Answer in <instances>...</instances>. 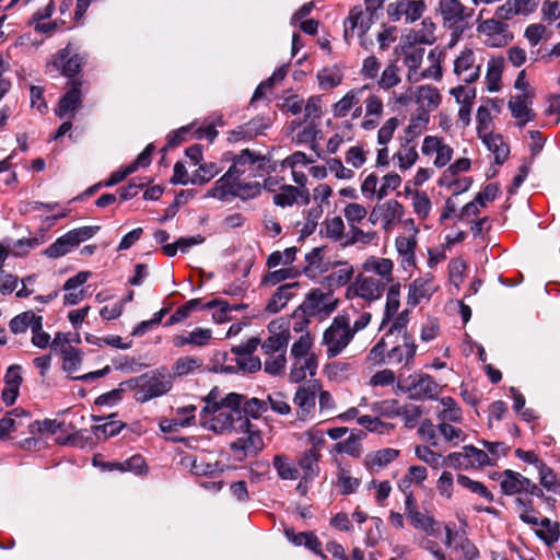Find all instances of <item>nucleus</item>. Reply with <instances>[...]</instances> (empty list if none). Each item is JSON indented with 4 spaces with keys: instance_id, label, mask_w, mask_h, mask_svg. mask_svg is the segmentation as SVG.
Listing matches in <instances>:
<instances>
[{
    "instance_id": "nucleus-58",
    "label": "nucleus",
    "mask_w": 560,
    "mask_h": 560,
    "mask_svg": "<svg viewBox=\"0 0 560 560\" xmlns=\"http://www.w3.org/2000/svg\"><path fill=\"white\" fill-rule=\"evenodd\" d=\"M220 172L215 163H205L196 170L192 175L190 183L194 185H202L211 180Z\"/></svg>"
},
{
    "instance_id": "nucleus-12",
    "label": "nucleus",
    "mask_w": 560,
    "mask_h": 560,
    "mask_svg": "<svg viewBox=\"0 0 560 560\" xmlns=\"http://www.w3.org/2000/svg\"><path fill=\"white\" fill-rule=\"evenodd\" d=\"M387 285L376 280L374 276L360 275L347 289V298H360L372 303L382 298Z\"/></svg>"
},
{
    "instance_id": "nucleus-2",
    "label": "nucleus",
    "mask_w": 560,
    "mask_h": 560,
    "mask_svg": "<svg viewBox=\"0 0 560 560\" xmlns=\"http://www.w3.org/2000/svg\"><path fill=\"white\" fill-rule=\"evenodd\" d=\"M424 51V48L411 45L402 48V65L407 69L406 78L410 83H417L424 79L439 81L443 77L440 52L435 49L430 50L428 54L427 59L430 66L420 71Z\"/></svg>"
},
{
    "instance_id": "nucleus-19",
    "label": "nucleus",
    "mask_w": 560,
    "mask_h": 560,
    "mask_svg": "<svg viewBox=\"0 0 560 560\" xmlns=\"http://www.w3.org/2000/svg\"><path fill=\"white\" fill-rule=\"evenodd\" d=\"M421 151L427 156L435 154L433 164L439 168L447 165L454 154L453 148L446 144L442 138L436 136L424 137Z\"/></svg>"
},
{
    "instance_id": "nucleus-59",
    "label": "nucleus",
    "mask_w": 560,
    "mask_h": 560,
    "mask_svg": "<svg viewBox=\"0 0 560 560\" xmlns=\"http://www.w3.org/2000/svg\"><path fill=\"white\" fill-rule=\"evenodd\" d=\"M312 346L313 342L310 334L301 335L291 347V358H316V355L311 352Z\"/></svg>"
},
{
    "instance_id": "nucleus-54",
    "label": "nucleus",
    "mask_w": 560,
    "mask_h": 560,
    "mask_svg": "<svg viewBox=\"0 0 560 560\" xmlns=\"http://www.w3.org/2000/svg\"><path fill=\"white\" fill-rule=\"evenodd\" d=\"M299 275L300 271L295 267H285L267 273L262 279V283L265 285H276L284 280L294 279Z\"/></svg>"
},
{
    "instance_id": "nucleus-11",
    "label": "nucleus",
    "mask_w": 560,
    "mask_h": 560,
    "mask_svg": "<svg viewBox=\"0 0 560 560\" xmlns=\"http://www.w3.org/2000/svg\"><path fill=\"white\" fill-rule=\"evenodd\" d=\"M238 434L241 436L232 442L230 447L240 460L247 456H256L264 448L260 431L249 420L247 428Z\"/></svg>"
},
{
    "instance_id": "nucleus-27",
    "label": "nucleus",
    "mask_w": 560,
    "mask_h": 560,
    "mask_svg": "<svg viewBox=\"0 0 560 560\" xmlns=\"http://www.w3.org/2000/svg\"><path fill=\"white\" fill-rule=\"evenodd\" d=\"M435 288L431 278H419L409 284L407 304L415 307L422 301L430 300Z\"/></svg>"
},
{
    "instance_id": "nucleus-15",
    "label": "nucleus",
    "mask_w": 560,
    "mask_h": 560,
    "mask_svg": "<svg viewBox=\"0 0 560 560\" xmlns=\"http://www.w3.org/2000/svg\"><path fill=\"white\" fill-rule=\"evenodd\" d=\"M171 388L172 381L162 374L143 375L139 380L136 400L140 402L149 401L168 393Z\"/></svg>"
},
{
    "instance_id": "nucleus-13",
    "label": "nucleus",
    "mask_w": 560,
    "mask_h": 560,
    "mask_svg": "<svg viewBox=\"0 0 560 560\" xmlns=\"http://www.w3.org/2000/svg\"><path fill=\"white\" fill-rule=\"evenodd\" d=\"M269 336L261 342L264 354L287 353L291 332L282 319H276L268 324Z\"/></svg>"
},
{
    "instance_id": "nucleus-64",
    "label": "nucleus",
    "mask_w": 560,
    "mask_h": 560,
    "mask_svg": "<svg viewBox=\"0 0 560 560\" xmlns=\"http://www.w3.org/2000/svg\"><path fill=\"white\" fill-rule=\"evenodd\" d=\"M82 362L81 353L73 347L65 348L62 350V369L68 373L78 371Z\"/></svg>"
},
{
    "instance_id": "nucleus-20",
    "label": "nucleus",
    "mask_w": 560,
    "mask_h": 560,
    "mask_svg": "<svg viewBox=\"0 0 560 560\" xmlns=\"http://www.w3.org/2000/svg\"><path fill=\"white\" fill-rule=\"evenodd\" d=\"M534 92H525L512 96L509 101V109L512 116L517 120V126L523 128L527 122L536 118V114L532 109Z\"/></svg>"
},
{
    "instance_id": "nucleus-43",
    "label": "nucleus",
    "mask_w": 560,
    "mask_h": 560,
    "mask_svg": "<svg viewBox=\"0 0 560 560\" xmlns=\"http://www.w3.org/2000/svg\"><path fill=\"white\" fill-rule=\"evenodd\" d=\"M429 121L430 115L425 110H417L405 129L406 140L413 141L418 138L427 129Z\"/></svg>"
},
{
    "instance_id": "nucleus-1",
    "label": "nucleus",
    "mask_w": 560,
    "mask_h": 560,
    "mask_svg": "<svg viewBox=\"0 0 560 560\" xmlns=\"http://www.w3.org/2000/svg\"><path fill=\"white\" fill-rule=\"evenodd\" d=\"M243 399V395L230 393L219 400L217 392L211 390L201 411L202 425L220 434L244 431L249 419L241 410Z\"/></svg>"
},
{
    "instance_id": "nucleus-23",
    "label": "nucleus",
    "mask_w": 560,
    "mask_h": 560,
    "mask_svg": "<svg viewBox=\"0 0 560 560\" xmlns=\"http://www.w3.org/2000/svg\"><path fill=\"white\" fill-rule=\"evenodd\" d=\"M81 104V82L72 81L70 90L60 98L55 113L59 118L73 117Z\"/></svg>"
},
{
    "instance_id": "nucleus-16",
    "label": "nucleus",
    "mask_w": 560,
    "mask_h": 560,
    "mask_svg": "<svg viewBox=\"0 0 560 560\" xmlns=\"http://www.w3.org/2000/svg\"><path fill=\"white\" fill-rule=\"evenodd\" d=\"M362 104L363 114L360 128L364 131H372L381 124L385 110L384 102L380 95L369 88V92L362 98Z\"/></svg>"
},
{
    "instance_id": "nucleus-29",
    "label": "nucleus",
    "mask_w": 560,
    "mask_h": 560,
    "mask_svg": "<svg viewBox=\"0 0 560 560\" xmlns=\"http://www.w3.org/2000/svg\"><path fill=\"white\" fill-rule=\"evenodd\" d=\"M529 486V479L521 475L520 472L511 469H505L502 472L500 487L504 494L514 495L526 491V487Z\"/></svg>"
},
{
    "instance_id": "nucleus-55",
    "label": "nucleus",
    "mask_w": 560,
    "mask_h": 560,
    "mask_svg": "<svg viewBox=\"0 0 560 560\" xmlns=\"http://www.w3.org/2000/svg\"><path fill=\"white\" fill-rule=\"evenodd\" d=\"M436 429L443 439L453 445H457L466 440L465 432L460 428L454 427L452 423L439 422Z\"/></svg>"
},
{
    "instance_id": "nucleus-49",
    "label": "nucleus",
    "mask_w": 560,
    "mask_h": 560,
    "mask_svg": "<svg viewBox=\"0 0 560 560\" xmlns=\"http://www.w3.org/2000/svg\"><path fill=\"white\" fill-rule=\"evenodd\" d=\"M396 158L400 170L406 171L410 168L418 160V152L412 141L406 140V142L401 144L400 150L396 153Z\"/></svg>"
},
{
    "instance_id": "nucleus-25",
    "label": "nucleus",
    "mask_w": 560,
    "mask_h": 560,
    "mask_svg": "<svg viewBox=\"0 0 560 560\" xmlns=\"http://www.w3.org/2000/svg\"><path fill=\"white\" fill-rule=\"evenodd\" d=\"M415 102L419 108L417 110H425L430 115V112L435 110L442 101V96L438 88L423 84L416 88L413 92Z\"/></svg>"
},
{
    "instance_id": "nucleus-40",
    "label": "nucleus",
    "mask_w": 560,
    "mask_h": 560,
    "mask_svg": "<svg viewBox=\"0 0 560 560\" xmlns=\"http://www.w3.org/2000/svg\"><path fill=\"white\" fill-rule=\"evenodd\" d=\"M183 464L197 476H209L219 470L217 462H207L203 457L186 456L183 458Z\"/></svg>"
},
{
    "instance_id": "nucleus-42",
    "label": "nucleus",
    "mask_w": 560,
    "mask_h": 560,
    "mask_svg": "<svg viewBox=\"0 0 560 560\" xmlns=\"http://www.w3.org/2000/svg\"><path fill=\"white\" fill-rule=\"evenodd\" d=\"M72 52L69 45L60 52L62 74L67 77L75 75L83 65V57Z\"/></svg>"
},
{
    "instance_id": "nucleus-51",
    "label": "nucleus",
    "mask_w": 560,
    "mask_h": 560,
    "mask_svg": "<svg viewBox=\"0 0 560 560\" xmlns=\"http://www.w3.org/2000/svg\"><path fill=\"white\" fill-rule=\"evenodd\" d=\"M415 454L421 462L428 464L434 469L445 466L444 457L432 451L427 445H418L415 448Z\"/></svg>"
},
{
    "instance_id": "nucleus-31",
    "label": "nucleus",
    "mask_w": 560,
    "mask_h": 560,
    "mask_svg": "<svg viewBox=\"0 0 560 560\" xmlns=\"http://www.w3.org/2000/svg\"><path fill=\"white\" fill-rule=\"evenodd\" d=\"M10 330L15 334H24L28 328L31 330L43 328V317L32 311L23 312L13 317L9 324Z\"/></svg>"
},
{
    "instance_id": "nucleus-45",
    "label": "nucleus",
    "mask_w": 560,
    "mask_h": 560,
    "mask_svg": "<svg viewBox=\"0 0 560 560\" xmlns=\"http://www.w3.org/2000/svg\"><path fill=\"white\" fill-rule=\"evenodd\" d=\"M337 480L341 494L353 493L360 486V480L351 475V469L348 465L339 466Z\"/></svg>"
},
{
    "instance_id": "nucleus-14",
    "label": "nucleus",
    "mask_w": 560,
    "mask_h": 560,
    "mask_svg": "<svg viewBox=\"0 0 560 560\" xmlns=\"http://www.w3.org/2000/svg\"><path fill=\"white\" fill-rule=\"evenodd\" d=\"M477 32L485 37V43L490 47H503L513 39L509 25L494 18L480 22Z\"/></svg>"
},
{
    "instance_id": "nucleus-21",
    "label": "nucleus",
    "mask_w": 560,
    "mask_h": 560,
    "mask_svg": "<svg viewBox=\"0 0 560 560\" xmlns=\"http://www.w3.org/2000/svg\"><path fill=\"white\" fill-rule=\"evenodd\" d=\"M362 269L366 273H372L385 285H389L394 281V262L389 258L370 256L362 264Z\"/></svg>"
},
{
    "instance_id": "nucleus-48",
    "label": "nucleus",
    "mask_w": 560,
    "mask_h": 560,
    "mask_svg": "<svg viewBox=\"0 0 560 560\" xmlns=\"http://www.w3.org/2000/svg\"><path fill=\"white\" fill-rule=\"evenodd\" d=\"M503 70V59L502 58H491L487 65V86L490 92H495L499 90L500 80Z\"/></svg>"
},
{
    "instance_id": "nucleus-17",
    "label": "nucleus",
    "mask_w": 560,
    "mask_h": 560,
    "mask_svg": "<svg viewBox=\"0 0 560 560\" xmlns=\"http://www.w3.org/2000/svg\"><path fill=\"white\" fill-rule=\"evenodd\" d=\"M319 389L320 385L317 382H311L298 387L293 402L298 407L299 419L304 421L313 418L316 409V397Z\"/></svg>"
},
{
    "instance_id": "nucleus-44",
    "label": "nucleus",
    "mask_w": 560,
    "mask_h": 560,
    "mask_svg": "<svg viewBox=\"0 0 560 560\" xmlns=\"http://www.w3.org/2000/svg\"><path fill=\"white\" fill-rule=\"evenodd\" d=\"M435 30V23H433V21L428 18L422 20L420 27L412 31L409 37H411L415 43L422 45H432L436 40Z\"/></svg>"
},
{
    "instance_id": "nucleus-52",
    "label": "nucleus",
    "mask_w": 560,
    "mask_h": 560,
    "mask_svg": "<svg viewBox=\"0 0 560 560\" xmlns=\"http://www.w3.org/2000/svg\"><path fill=\"white\" fill-rule=\"evenodd\" d=\"M342 73L336 69H323L317 73L318 84L322 90H331L342 82Z\"/></svg>"
},
{
    "instance_id": "nucleus-8",
    "label": "nucleus",
    "mask_w": 560,
    "mask_h": 560,
    "mask_svg": "<svg viewBox=\"0 0 560 560\" xmlns=\"http://www.w3.org/2000/svg\"><path fill=\"white\" fill-rule=\"evenodd\" d=\"M453 72L464 83H474L480 78L482 59L478 58L477 51L471 48H464L455 57Z\"/></svg>"
},
{
    "instance_id": "nucleus-37",
    "label": "nucleus",
    "mask_w": 560,
    "mask_h": 560,
    "mask_svg": "<svg viewBox=\"0 0 560 560\" xmlns=\"http://www.w3.org/2000/svg\"><path fill=\"white\" fill-rule=\"evenodd\" d=\"M334 268H338L326 277L331 287L346 285L353 277L354 269L348 261H335L331 264Z\"/></svg>"
},
{
    "instance_id": "nucleus-60",
    "label": "nucleus",
    "mask_w": 560,
    "mask_h": 560,
    "mask_svg": "<svg viewBox=\"0 0 560 560\" xmlns=\"http://www.w3.org/2000/svg\"><path fill=\"white\" fill-rule=\"evenodd\" d=\"M457 482L458 485L468 489L472 493H476L490 502L493 501V494L488 490V488L483 483L477 480H472L465 475H458Z\"/></svg>"
},
{
    "instance_id": "nucleus-35",
    "label": "nucleus",
    "mask_w": 560,
    "mask_h": 560,
    "mask_svg": "<svg viewBox=\"0 0 560 560\" xmlns=\"http://www.w3.org/2000/svg\"><path fill=\"white\" fill-rule=\"evenodd\" d=\"M399 451L395 448H382L366 454L364 465L368 469L383 468L395 460Z\"/></svg>"
},
{
    "instance_id": "nucleus-47",
    "label": "nucleus",
    "mask_w": 560,
    "mask_h": 560,
    "mask_svg": "<svg viewBox=\"0 0 560 560\" xmlns=\"http://www.w3.org/2000/svg\"><path fill=\"white\" fill-rule=\"evenodd\" d=\"M277 474L282 480H295L299 477V469L289 462V458L283 454H278L272 460Z\"/></svg>"
},
{
    "instance_id": "nucleus-38",
    "label": "nucleus",
    "mask_w": 560,
    "mask_h": 560,
    "mask_svg": "<svg viewBox=\"0 0 560 560\" xmlns=\"http://www.w3.org/2000/svg\"><path fill=\"white\" fill-rule=\"evenodd\" d=\"M482 141L487 145L488 150L494 154L497 164H502L509 155V147L503 141V138L499 135H482Z\"/></svg>"
},
{
    "instance_id": "nucleus-10",
    "label": "nucleus",
    "mask_w": 560,
    "mask_h": 560,
    "mask_svg": "<svg viewBox=\"0 0 560 560\" xmlns=\"http://www.w3.org/2000/svg\"><path fill=\"white\" fill-rule=\"evenodd\" d=\"M366 92H369L368 84L349 90L338 102L332 104V116L346 118L351 114L352 119L360 118L363 114L362 98Z\"/></svg>"
},
{
    "instance_id": "nucleus-4",
    "label": "nucleus",
    "mask_w": 560,
    "mask_h": 560,
    "mask_svg": "<svg viewBox=\"0 0 560 560\" xmlns=\"http://www.w3.org/2000/svg\"><path fill=\"white\" fill-rule=\"evenodd\" d=\"M436 13L444 27L451 30L453 35L460 36L469 27L475 10L464 5L460 0H439Z\"/></svg>"
},
{
    "instance_id": "nucleus-56",
    "label": "nucleus",
    "mask_w": 560,
    "mask_h": 560,
    "mask_svg": "<svg viewBox=\"0 0 560 560\" xmlns=\"http://www.w3.org/2000/svg\"><path fill=\"white\" fill-rule=\"evenodd\" d=\"M407 518L416 529L422 530L430 535L434 533L436 522L431 515L417 511L412 512V514Z\"/></svg>"
},
{
    "instance_id": "nucleus-46",
    "label": "nucleus",
    "mask_w": 560,
    "mask_h": 560,
    "mask_svg": "<svg viewBox=\"0 0 560 560\" xmlns=\"http://www.w3.org/2000/svg\"><path fill=\"white\" fill-rule=\"evenodd\" d=\"M400 82V69L396 63L392 62L382 71L377 85L381 90L388 91L397 86Z\"/></svg>"
},
{
    "instance_id": "nucleus-7",
    "label": "nucleus",
    "mask_w": 560,
    "mask_h": 560,
    "mask_svg": "<svg viewBox=\"0 0 560 560\" xmlns=\"http://www.w3.org/2000/svg\"><path fill=\"white\" fill-rule=\"evenodd\" d=\"M398 387L413 400L434 399L440 392V386L432 376L419 372L399 380Z\"/></svg>"
},
{
    "instance_id": "nucleus-50",
    "label": "nucleus",
    "mask_w": 560,
    "mask_h": 560,
    "mask_svg": "<svg viewBox=\"0 0 560 560\" xmlns=\"http://www.w3.org/2000/svg\"><path fill=\"white\" fill-rule=\"evenodd\" d=\"M320 233L332 241H340L345 234V223L340 217L326 219Z\"/></svg>"
},
{
    "instance_id": "nucleus-9",
    "label": "nucleus",
    "mask_w": 560,
    "mask_h": 560,
    "mask_svg": "<svg viewBox=\"0 0 560 560\" xmlns=\"http://www.w3.org/2000/svg\"><path fill=\"white\" fill-rule=\"evenodd\" d=\"M427 8L424 0H394L387 4L386 12L393 22L412 24L423 16Z\"/></svg>"
},
{
    "instance_id": "nucleus-62",
    "label": "nucleus",
    "mask_w": 560,
    "mask_h": 560,
    "mask_svg": "<svg viewBox=\"0 0 560 560\" xmlns=\"http://www.w3.org/2000/svg\"><path fill=\"white\" fill-rule=\"evenodd\" d=\"M411 198L415 213L421 219L428 218L431 211L432 203L427 192L416 190L415 192H412Z\"/></svg>"
},
{
    "instance_id": "nucleus-36",
    "label": "nucleus",
    "mask_w": 560,
    "mask_h": 560,
    "mask_svg": "<svg viewBox=\"0 0 560 560\" xmlns=\"http://www.w3.org/2000/svg\"><path fill=\"white\" fill-rule=\"evenodd\" d=\"M400 306V283H392L387 290L385 311L380 329H383Z\"/></svg>"
},
{
    "instance_id": "nucleus-53",
    "label": "nucleus",
    "mask_w": 560,
    "mask_h": 560,
    "mask_svg": "<svg viewBox=\"0 0 560 560\" xmlns=\"http://www.w3.org/2000/svg\"><path fill=\"white\" fill-rule=\"evenodd\" d=\"M74 246V243L71 242L69 235L66 233L45 249V255L50 258H58L68 254Z\"/></svg>"
},
{
    "instance_id": "nucleus-63",
    "label": "nucleus",
    "mask_w": 560,
    "mask_h": 560,
    "mask_svg": "<svg viewBox=\"0 0 560 560\" xmlns=\"http://www.w3.org/2000/svg\"><path fill=\"white\" fill-rule=\"evenodd\" d=\"M260 192L261 186L259 183H245L240 178L235 179V197L247 200L259 196Z\"/></svg>"
},
{
    "instance_id": "nucleus-26",
    "label": "nucleus",
    "mask_w": 560,
    "mask_h": 560,
    "mask_svg": "<svg viewBox=\"0 0 560 560\" xmlns=\"http://www.w3.org/2000/svg\"><path fill=\"white\" fill-rule=\"evenodd\" d=\"M212 339V330L209 328L196 327L191 331H187L173 337L172 342L176 348H183L185 346L192 347H205Z\"/></svg>"
},
{
    "instance_id": "nucleus-28",
    "label": "nucleus",
    "mask_w": 560,
    "mask_h": 560,
    "mask_svg": "<svg viewBox=\"0 0 560 560\" xmlns=\"http://www.w3.org/2000/svg\"><path fill=\"white\" fill-rule=\"evenodd\" d=\"M382 213V229L386 232L392 231L399 223L405 214L404 206L390 199L380 205Z\"/></svg>"
},
{
    "instance_id": "nucleus-57",
    "label": "nucleus",
    "mask_w": 560,
    "mask_h": 560,
    "mask_svg": "<svg viewBox=\"0 0 560 560\" xmlns=\"http://www.w3.org/2000/svg\"><path fill=\"white\" fill-rule=\"evenodd\" d=\"M335 451L337 453H345L351 457L359 458L362 454V445L360 443V439L351 434L346 440L338 442L335 445Z\"/></svg>"
},
{
    "instance_id": "nucleus-30",
    "label": "nucleus",
    "mask_w": 560,
    "mask_h": 560,
    "mask_svg": "<svg viewBox=\"0 0 560 560\" xmlns=\"http://www.w3.org/2000/svg\"><path fill=\"white\" fill-rule=\"evenodd\" d=\"M317 370V358H292L289 378L293 383L304 381L307 375L314 376Z\"/></svg>"
},
{
    "instance_id": "nucleus-32",
    "label": "nucleus",
    "mask_w": 560,
    "mask_h": 560,
    "mask_svg": "<svg viewBox=\"0 0 560 560\" xmlns=\"http://www.w3.org/2000/svg\"><path fill=\"white\" fill-rule=\"evenodd\" d=\"M301 198L303 203L310 202V191L291 185L281 187V191L273 196V203L279 207H290Z\"/></svg>"
},
{
    "instance_id": "nucleus-39",
    "label": "nucleus",
    "mask_w": 560,
    "mask_h": 560,
    "mask_svg": "<svg viewBox=\"0 0 560 560\" xmlns=\"http://www.w3.org/2000/svg\"><path fill=\"white\" fill-rule=\"evenodd\" d=\"M320 453L315 450H307L301 454L298 459V465L303 471V479H313L318 474V460Z\"/></svg>"
},
{
    "instance_id": "nucleus-18",
    "label": "nucleus",
    "mask_w": 560,
    "mask_h": 560,
    "mask_svg": "<svg viewBox=\"0 0 560 560\" xmlns=\"http://www.w3.org/2000/svg\"><path fill=\"white\" fill-rule=\"evenodd\" d=\"M337 302L332 293L314 289L307 294L302 308L308 315L330 314L336 310Z\"/></svg>"
},
{
    "instance_id": "nucleus-61",
    "label": "nucleus",
    "mask_w": 560,
    "mask_h": 560,
    "mask_svg": "<svg viewBox=\"0 0 560 560\" xmlns=\"http://www.w3.org/2000/svg\"><path fill=\"white\" fill-rule=\"evenodd\" d=\"M287 353L265 354L264 370L270 375L281 374L287 365Z\"/></svg>"
},
{
    "instance_id": "nucleus-22",
    "label": "nucleus",
    "mask_w": 560,
    "mask_h": 560,
    "mask_svg": "<svg viewBox=\"0 0 560 560\" xmlns=\"http://www.w3.org/2000/svg\"><path fill=\"white\" fill-rule=\"evenodd\" d=\"M417 346L409 334L404 335L402 345L394 346L387 352L388 364L404 363L406 368H410L413 363Z\"/></svg>"
},
{
    "instance_id": "nucleus-3",
    "label": "nucleus",
    "mask_w": 560,
    "mask_h": 560,
    "mask_svg": "<svg viewBox=\"0 0 560 560\" xmlns=\"http://www.w3.org/2000/svg\"><path fill=\"white\" fill-rule=\"evenodd\" d=\"M354 339L350 330V317L337 315L323 334L322 345L325 347L327 358L341 354Z\"/></svg>"
},
{
    "instance_id": "nucleus-41",
    "label": "nucleus",
    "mask_w": 560,
    "mask_h": 560,
    "mask_svg": "<svg viewBox=\"0 0 560 560\" xmlns=\"http://www.w3.org/2000/svg\"><path fill=\"white\" fill-rule=\"evenodd\" d=\"M203 362L198 357H182L178 358L172 366L171 377L177 378L186 376L199 370Z\"/></svg>"
},
{
    "instance_id": "nucleus-33",
    "label": "nucleus",
    "mask_w": 560,
    "mask_h": 560,
    "mask_svg": "<svg viewBox=\"0 0 560 560\" xmlns=\"http://www.w3.org/2000/svg\"><path fill=\"white\" fill-rule=\"evenodd\" d=\"M299 285V282H292L279 287L268 301L265 308L266 312L276 314L283 310L293 295L292 289L298 288Z\"/></svg>"
},
{
    "instance_id": "nucleus-24",
    "label": "nucleus",
    "mask_w": 560,
    "mask_h": 560,
    "mask_svg": "<svg viewBox=\"0 0 560 560\" xmlns=\"http://www.w3.org/2000/svg\"><path fill=\"white\" fill-rule=\"evenodd\" d=\"M241 178L230 166L228 172L221 176L214 186L208 190L205 197L215 198L222 201L235 198V179Z\"/></svg>"
},
{
    "instance_id": "nucleus-34",
    "label": "nucleus",
    "mask_w": 560,
    "mask_h": 560,
    "mask_svg": "<svg viewBox=\"0 0 560 560\" xmlns=\"http://www.w3.org/2000/svg\"><path fill=\"white\" fill-rule=\"evenodd\" d=\"M395 246L398 255L401 258V264L405 269L415 266V250L417 247V240L415 235L398 236L395 241Z\"/></svg>"
},
{
    "instance_id": "nucleus-5",
    "label": "nucleus",
    "mask_w": 560,
    "mask_h": 560,
    "mask_svg": "<svg viewBox=\"0 0 560 560\" xmlns=\"http://www.w3.org/2000/svg\"><path fill=\"white\" fill-rule=\"evenodd\" d=\"M375 13V10L364 7L363 4L354 5L343 21L345 40L349 44L357 34L360 44L366 47L364 36L374 24Z\"/></svg>"
},
{
    "instance_id": "nucleus-6",
    "label": "nucleus",
    "mask_w": 560,
    "mask_h": 560,
    "mask_svg": "<svg viewBox=\"0 0 560 560\" xmlns=\"http://www.w3.org/2000/svg\"><path fill=\"white\" fill-rule=\"evenodd\" d=\"M231 167L240 177L244 175L247 177H262L275 170L270 159L249 149H245L238 155H235Z\"/></svg>"
}]
</instances>
